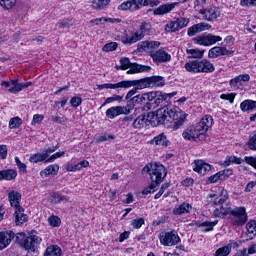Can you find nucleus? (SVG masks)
Listing matches in <instances>:
<instances>
[{
	"instance_id": "nucleus-1",
	"label": "nucleus",
	"mask_w": 256,
	"mask_h": 256,
	"mask_svg": "<svg viewBox=\"0 0 256 256\" xmlns=\"http://www.w3.org/2000/svg\"><path fill=\"white\" fill-rule=\"evenodd\" d=\"M147 121L149 123H155L157 121L156 125H166L173 131H177L187 121V114L169 108H160L156 113L149 112L146 116V123Z\"/></svg>"
},
{
	"instance_id": "nucleus-2",
	"label": "nucleus",
	"mask_w": 256,
	"mask_h": 256,
	"mask_svg": "<svg viewBox=\"0 0 256 256\" xmlns=\"http://www.w3.org/2000/svg\"><path fill=\"white\" fill-rule=\"evenodd\" d=\"M143 171H146V173L150 175L151 183L138 194V197L141 199H143L145 195L155 193L158 185H161L163 180L167 177V168L161 163H149L143 168Z\"/></svg>"
},
{
	"instance_id": "nucleus-3",
	"label": "nucleus",
	"mask_w": 256,
	"mask_h": 256,
	"mask_svg": "<svg viewBox=\"0 0 256 256\" xmlns=\"http://www.w3.org/2000/svg\"><path fill=\"white\" fill-rule=\"evenodd\" d=\"M129 87H135L139 89H147L151 87L149 77H145L139 80H123L115 84L107 83L98 85L99 91L102 89H129Z\"/></svg>"
},
{
	"instance_id": "nucleus-4",
	"label": "nucleus",
	"mask_w": 256,
	"mask_h": 256,
	"mask_svg": "<svg viewBox=\"0 0 256 256\" xmlns=\"http://www.w3.org/2000/svg\"><path fill=\"white\" fill-rule=\"evenodd\" d=\"M153 33V26L150 22L143 21L139 26L138 32H132L130 36H124L121 38V42L124 45H133V43H137V41H141L145 37V35H151Z\"/></svg>"
},
{
	"instance_id": "nucleus-5",
	"label": "nucleus",
	"mask_w": 256,
	"mask_h": 256,
	"mask_svg": "<svg viewBox=\"0 0 256 256\" xmlns=\"http://www.w3.org/2000/svg\"><path fill=\"white\" fill-rule=\"evenodd\" d=\"M184 67L188 73H213L215 71V66L207 59L188 61Z\"/></svg>"
},
{
	"instance_id": "nucleus-6",
	"label": "nucleus",
	"mask_w": 256,
	"mask_h": 256,
	"mask_svg": "<svg viewBox=\"0 0 256 256\" xmlns=\"http://www.w3.org/2000/svg\"><path fill=\"white\" fill-rule=\"evenodd\" d=\"M175 95H177V92H172L167 94L162 91H152L150 92V95H149L150 103H152V105H155L156 107H159L161 103H164V102L169 103L172 97H175Z\"/></svg>"
},
{
	"instance_id": "nucleus-7",
	"label": "nucleus",
	"mask_w": 256,
	"mask_h": 256,
	"mask_svg": "<svg viewBox=\"0 0 256 256\" xmlns=\"http://www.w3.org/2000/svg\"><path fill=\"white\" fill-rule=\"evenodd\" d=\"M233 217V225L243 227L248 221L247 209L243 206L232 209L230 214Z\"/></svg>"
},
{
	"instance_id": "nucleus-8",
	"label": "nucleus",
	"mask_w": 256,
	"mask_h": 256,
	"mask_svg": "<svg viewBox=\"0 0 256 256\" xmlns=\"http://www.w3.org/2000/svg\"><path fill=\"white\" fill-rule=\"evenodd\" d=\"M159 239L160 243L165 247H173V245H177V243L181 241L179 234H177V231L175 230H172L170 232H161Z\"/></svg>"
},
{
	"instance_id": "nucleus-9",
	"label": "nucleus",
	"mask_w": 256,
	"mask_h": 256,
	"mask_svg": "<svg viewBox=\"0 0 256 256\" xmlns=\"http://www.w3.org/2000/svg\"><path fill=\"white\" fill-rule=\"evenodd\" d=\"M222 40L223 38L221 36H215L213 34H202L194 38V42L203 47H211V45H215V43H219Z\"/></svg>"
},
{
	"instance_id": "nucleus-10",
	"label": "nucleus",
	"mask_w": 256,
	"mask_h": 256,
	"mask_svg": "<svg viewBox=\"0 0 256 256\" xmlns=\"http://www.w3.org/2000/svg\"><path fill=\"white\" fill-rule=\"evenodd\" d=\"M247 163V165H251V167H254L256 169V157L253 156H246L244 159L237 156H230L227 157L224 161V167H229L231 163H235L236 165H241V163Z\"/></svg>"
},
{
	"instance_id": "nucleus-11",
	"label": "nucleus",
	"mask_w": 256,
	"mask_h": 256,
	"mask_svg": "<svg viewBox=\"0 0 256 256\" xmlns=\"http://www.w3.org/2000/svg\"><path fill=\"white\" fill-rule=\"evenodd\" d=\"M41 237L37 235H32L29 237H26L23 241L22 247L27 251L28 253H35V249L41 245Z\"/></svg>"
},
{
	"instance_id": "nucleus-12",
	"label": "nucleus",
	"mask_w": 256,
	"mask_h": 256,
	"mask_svg": "<svg viewBox=\"0 0 256 256\" xmlns=\"http://www.w3.org/2000/svg\"><path fill=\"white\" fill-rule=\"evenodd\" d=\"M189 25V19L187 18H178L176 21L166 24L165 31L167 33H175L176 31H181L184 27Z\"/></svg>"
},
{
	"instance_id": "nucleus-13",
	"label": "nucleus",
	"mask_w": 256,
	"mask_h": 256,
	"mask_svg": "<svg viewBox=\"0 0 256 256\" xmlns=\"http://www.w3.org/2000/svg\"><path fill=\"white\" fill-rule=\"evenodd\" d=\"M201 136H203V134L197 125L189 126L182 133V137L185 139V141H197V139H199Z\"/></svg>"
},
{
	"instance_id": "nucleus-14",
	"label": "nucleus",
	"mask_w": 256,
	"mask_h": 256,
	"mask_svg": "<svg viewBox=\"0 0 256 256\" xmlns=\"http://www.w3.org/2000/svg\"><path fill=\"white\" fill-rule=\"evenodd\" d=\"M143 7V0H127L118 6V11H139Z\"/></svg>"
},
{
	"instance_id": "nucleus-15",
	"label": "nucleus",
	"mask_w": 256,
	"mask_h": 256,
	"mask_svg": "<svg viewBox=\"0 0 256 256\" xmlns=\"http://www.w3.org/2000/svg\"><path fill=\"white\" fill-rule=\"evenodd\" d=\"M159 47H161V42L159 41L146 40L138 43V49H142L150 57L152 56V53H155V49H159Z\"/></svg>"
},
{
	"instance_id": "nucleus-16",
	"label": "nucleus",
	"mask_w": 256,
	"mask_h": 256,
	"mask_svg": "<svg viewBox=\"0 0 256 256\" xmlns=\"http://www.w3.org/2000/svg\"><path fill=\"white\" fill-rule=\"evenodd\" d=\"M150 95L151 92L139 94L132 97V101L136 105H144L143 109H147L149 111L153 105V103H151V98L149 97Z\"/></svg>"
},
{
	"instance_id": "nucleus-17",
	"label": "nucleus",
	"mask_w": 256,
	"mask_h": 256,
	"mask_svg": "<svg viewBox=\"0 0 256 256\" xmlns=\"http://www.w3.org/2000/svg\"><path fill=\"white\" fill-rule=\"evenodd\" d=\"M200 15H203L205 21H213L218 17H221V9L219 7H211L208 9H200Z\"/></svg>"
},
{
	"instance_id": "nucleus-18",
	"label": "nucleus",
	"mask_w": 256,
	"mask_h": 256,
	"mask_svg": "<svg viewBox=\"0 0 256 256\" xmlns=\"http://www.w3.org/2000/svg\"><path fill=\"white\" fill-rule=\"evenodd\" d=\"M15 239V232L8 230L0 232V251L7 249L11 245V241Z\"/></svg>"
},
{
	"instance_id": "nucleus-19",
	"label": "nucleus",
	"mask_w": 256,
	"mask_h": 256,
	"mask_svg": "<svg viewBox=\"0 0 256 256\" xmlns=\"http://www.w3.org/2000/svg\"><path fill=\"white\" fill-rule=\"evenodd\" d=\"M152 58V61H154V63H169V61H171V54L167 53L165 50L163 49H159L157 51H155L154 53H152V56H150Z\"/></svg>"
},
{
	"instance_id": "nucleus-20",
	"label": "nucleus",
	"mask_w": 256,
	"mask_h": 256,
	"mask_svg": "<svg viewBox=\"0 0 256 256\" xmlns=\"http://www.w3.org/2000/svg\"><path fill=\"white\" fill-rule=\"evenodd\" d=\"M196 127L200 130L202 135H205L206 131H209L213 127V117L211 115H205Z\"/></svg>"
},
{
	"instance_id": "nucleus-21",
	"label": "nucleus",
	"mask_w": 256,
	"mask_h": 256,
	"mask_svg": "<svg viewBox=\"0 0 256 256\" xmlns=\"http://www.w3.org/2000/svg\"><path fill=\"white\" fill-rule=\"evenodd\" d=\"M233 211V208H231L230 204H224L222 206H220V208H216L212 215L213 217H219L220 219H225V217H227V215H231Z\"/></svg>"
},
{
	"instance_id": "nucleus-22",
	"label": "nucleus",
	"mask_w": 256,
	"mask_h": 256,
	"mask_svg": "<svg viewBox=\"0 0 256 256\" xmlns=\"http://www.w3.org/2000/svg\"><path fill=\"white\" fill-rule=\"evenodd\" d=\"M177 5H179V2L166 3L154 9L153 13L154 15H167V13H171L173 8L177 7Z\"/></svg>"
},
{
	"instance_id": "nucleus-23",
	"label": "nucleus",
	"mask_w": 256,
	"mask_h": 256,
	"mask_svg": "<svg viewBox=\"0 0 256 256\" xmlns=\"http://www.w3.org/2000/svg\"><path fill=\"white\" fill-rule=\"evenodd\" d=\"M8 201L11 205V207H14L15 209H19L21 206V193L12 190L8 193Z\"/></svg>"
},
{
	"instance_id": "nucleus-24",
	"label": "nucleus",
	"mask_w": 256,
	"mask_h": 256,
	"mask_svg": "<svg viewBox=\"0 0 256 256\" xmlns=\"http://www.w3.org/2000/svg\"><path fill=\"white\" fill-rule=\"evenodd\" d=\"M193 170L200 175H205L207 171H211V165L205 163L203 160H195Z\"/></svg>"
},
{
	"instance_id": "nucleus-25",
	"label": "nucleus",
	"mask_w": 256,
	"mask_h": 256,
	"mask_svg": "<svg viewBox=\"0 0 256 256\" xmlns=\"http://www.w3.org/2000/svg\"><path fill=\"white\" fill-rule=\"evenodd\" d=\"M210 199L213 200V205L216 206H223L225 202L229 199V194L226 190H222L221 195L218 197L217 194H210Z\"/></svg>"
},
{
	"instance_id": "nucleus-26",
	"label": "nucleus",
	"mask_w": 256,
	"mask_h": 256,
	"mask_svg": "<svg viewBox=\"0 0 256 256\" xmlns=\"http://www.w3.org/2000/svg\"><path fill=\"white\" fill-rule=\"evenodd\" d=\"M129 69L130 70L127 71L128 75H131L132 73H147L148 71H151V66L131 63Z\"/></svg>"
},
{
	"instance_id": "nucleus-27",
	"label": "nucleus",
	"mask_w": 256,
	"mask_h": 256,
	"mask_svg": "<svg viewBox=\"0 0 256 256\" xmlns=\"http://www.w3.org/2000/svg\"><path fill=\"white\" fill-rule=\"evenodd\" d=\"M29 217L25 214V209L23 207H19L15 209V223L16 225H23L26 223Z\"/></svg>"
},
{
	"instance_id": "nucleus-28",
	"label": "nucleus",
	"mask_w": 256,
	"mask_h": 256,
	"mask_svg": "<svg viewBox=\"0 0 256 256\" xmlns=\"http://www.w3.org/2000/svg\"><path fill=\"white\" fill-rule=\"evenodd\" d=\"M247 233L246 236L248 237L246 241H251L256 237V220H250L246 224Z\"/></svg>"
},
{
	"instance_id": "nucleus-29",
	"label": "nucleus",
	"mask_w": 256,
	"mask_h": 256,
	"mask_svg": "<svg viewBox=\"0 0 256 256\" xmlns=\"http://www.w3.org/2000/svg\"><path fill=\"white\" fill-rule=\"evenodd\" d=\"M119 115H123V106H114L106 111V117H108V119H115V117H119Z\"/></svg>"
},
{
	"instance_id": "nucleus-30",
	"label": "nucleus",
	"mask_w": 256,
	"mask_h": 256,
	"mask_svg": "<svg viewBox=\"0 0 256 256\" xmlns=\"http://www.w3.org/2000/svg\"><path fill=\"white\" fill-rule=\"evenodd\" d=\"M191 211V205L189 203L183 202L178 207H175L172 210L173 215H185V213H189Z\"/></svg>"
},
{
	"instance_id": "nucleus-31",
	"label": "nucleus",
	"mask_w": 256,
	"mask_h": 256,
	"mask_svg": "<svg viewBox=\"0 0 256 256\" xmlns=\"http://www.w3.org/2000/svg\"><path fill=\"white\" fill-rule=\"evenodd\" d=\"M59 173V165L53 164L46 167L43 171L40 172L41 177H49V175H57Z\"/></svg>"
},
{
	"instance_id": "nucleus-32",
	"label": "nucleus",
	"mask_w": 256,
	"mask_h": 256,
	"mask_svg": "<svg viewBox=\"0 0 256 256\" xmlns=\"http://www.w3.org/2000/svg\"><path fill=\"white\" fill-rule=\"evenodd\" d=\"M150 87H165V77L163 76H150Z\"/></svg>"
},
{
	"instance_id": "nucleus-33",
	"label": "nucleus",
	"mask_w": 256,
	"mask_h": 256,
	"mask_svg": "<svg viewBox=\"0 0 256 256\" xmlns=\"http://www.w3.org/2000/svg\"><path fill=\"white\" fill-rule=\"evenodd\" d=\"M153 143L155 145H162V147H169L171 145V142L167 140V136H165V133H161L158 136L153 138Z\"/></svg>"
},
{
	"instance_id": "nucleus-34",
	"label": "nucleus",
	"mask_w": 256,
	"mask_h": 256,
	"mask_svg": "<svg viewBox=\"0 0 256 256\" xmlns=\"http://www.w3.org/2000/svg\"><path fill=\"white\" fill-rule=\"evenodd\" d=\"M61 247L58 245H50L46 248L44 256H61Z\"/></svg>"
},
{
	"instance_id": "nucleus-35",
	"label": "nucleus",
	"mask_w": 256,
	"mask_h": 256,
	"mask_svg": "<svg viewBox=\"0 0 256 256\" xmlns=\"http://www.w3.org/2000/svg\"><path fill=\"white\" fill-rule=\"evenodd\" d=\"M186 53L188 55V59H203V55H205V50L187 49Z\"/></svg>"
},
{
	"instance_id": "nucleus-36",
	"label": "nucleus",
	"mask_w": 256,
	"mask_h": 256,
	"mask_svg": "<svg viewBox=\"0 0 256 256\" xmlns=\"http://www.w3.org/2000/svg\"><path fill=\"white\" fill-rule=\"evenodd\" d=\"M219 223V220H215L213 222L211 221H205V222H196L195 225L196 227H206L204 229V233H209V231H213V227Z\"/></svg>"
},
{
	"instance_id": "nucleus-37",
	"label": "nucleus",
	"mask_w": 256,
	"mask_h": 256,
	"mask_svg": "<svg viewBox=\"0 0 256 256\" xmlns=\"http://www.w3.org/2000/svg\"><path fill=\"white\" fill-rule=\"evenodd\" d=\"M47 154L43 151L42 153L32 154L29 158L30 163H41L45 161L47 163Z\"/></svg>"
},
{
	"instance_id": "nucleus-38",
	"label": "nucleus",
	"mask_w": 256,
	"mask_h": 256,
	"mask_svg": "<svg viewBox=\"0 0 256 256\" xmlns=\"http://www.w3.org/2000/svg\"><path fill=\"white\" fill-rule=\"evenodd\" d=\"M240 109L244 113L247 112V111H253V109H256V101H254V100H244L240 104Z\"/></svg>"
},
{
	"instance_id": "nucleus-39",
	"label": "nucleus",
	"mask_w": 256,
	"mask_h": 256,
	"mask_svg": "<svg viewBox=\"0 0 256 256\" xmlns=\"http://www.w3.org/2000/svg\"><path fill=\"white\" fill-rule=\"evenodd\" d=\"M17 178V172L15 169L2 170V181H13Z\"/></svg>"
},
{
	"instance_id": "nucleus-40",
	"label": "nucleus",
	"mask_w": 256,
	"mask_h": 256,
	"mask_svg": "<svg viewBox=\"0 0 256 256\" xmlns=\"http://www.w3.org/2000/svg\"><path fill=\"white\" fill-rule=\"evenodd\" d=\"M146 123H147V115L142 114L134 120L133 127L134 129H143Z\"/></svg>"
},
{
	"instance_id": "nucleus-41",
	"label": "nucleus",
	"mask_w": 256,
	"mask_h": 256,
	"mask_svg": "<svg viewBox=\"0 0 256 256\" xmlns=\"http://www.w3.org/2000/svg\"><path fill=\"white\" fill-rule=\"evenodd\" d=\"M109 3H111V0H92V7L97 11H103Z\"/></svg>"
},
{
	"instance_id": "nucleus-42",
	"label": "nucleus",
	"mask_w": 256,
	"mask_h": 256,
	"mask_svg": "<svg viewBox=\"0 0 256 256\" xmlns=\"http://www.w3.org/2000/svg\"><path fill=\"white\" fill-rule=\"evenodd\" d=\"M231 249H233V244L229 243L226 246H223L216 250L214 256H228L231 253Z\"/></svg>"
},
{
	"instance_id": "nucleus-43",
	"label": "nucleus",
	"mask_w": 256,
	"mask_h": 256,
	"mask_svg": "<svg viewBox=\"0 0 256 256\" xmlns=\"http://www.w3.org/2000/svg\"><path fill=\"white\" fill-rule=\"evenodd\" d=\"M49 201H50V203L57 205V203H62V201H67V198H65V196H63L57 192H52L50 194Z\"/></svg>"
},
{
	"instance_id": "nucleus-44",
	"label": "nucleus",
	"mask_w": 256,
	"mask_h": 256,
	"mask_svg": "<svg viewBox=\"0 0 256 256\" xmlns=\"http://www.w3.org/2000/svg\"><path fill=\"white\" fill-rule=\"evenodd\" d=\"M135 102H133V98H130L128 100V103L126 106H122V114L123 115H129V113H131V111H133V109L135 108Z\"/></svg>"
},
{
	"instance_id": "nucleus-45",
	"label": "nucleus",
	"mask_w": 256,
	"mask_h": 256,
	"mask_svg": "<svg viewBox=\"0 0 256 256\" xmlns=\"http://www.w3.org/2000/svg\"><path fill=\"white\" fill-rule=\"evenodd\" d=\"M23 125V120L20 117L11 118L9 121L10 129H19Z\"/></svg>"
},
{
	"instance_id": "nucleus-46",
	"label": "nucleus",
	"mask_w": 256,
	"mask_h": 256,
	"mask_svg": "<svg viewBox=\"0 0 256 256\" xmlns=\"http://www.w3.org/2000/svg\"><path fill=\"white\" fill-rule=\"evenodd\" d=\"M209 59H217V57H221V46H215L211 48L208 52Z\"/></svg>"
},
{
	"instance_id": "nucleus-47",
	"label": "nucleus",
	"mask_w": 256,
	"mask_h": 256,
	"mask_svg": "<svg viewBox=\"0 0 256 256\" xmlns=\"http://www.w3.org/2000/svg\"><path fill=\"white\" fill-rule=\"evenodd\" d=\"M48 223L50 227H59L61 225V218L52 215L48 218Z\"/></svg>"
},
{
	"instance_id": "nucleus-48",
	"label": "nucleus",
	"mask_w": 256,
	"mask_h": 256,
	"mask_svg": "<svg viewBox=\"0 0 256 256\" xmlns=\"http://www.w3.org/2000/svg\"><path fill=\"white\" fill-rule=\"evenodd\" d=\"M17 4V0H0V5L4 9H13V6Z\"/></svg>"
},
{
	"instance_id": "nucleus-49",
	"label": "nucleus",
	"mask_w": 256,
	"mask_h": 256,
	"mask_svg": "<svg viewBox=\"0 0 256 256\" xmlns=\"http://www.w3.org/2000/svg\"><path fill=\"white\" fill-rule=\"evenodd\" d=\"M119 44H117V42H110L104 45V47L102 48V51H104L105 53H109L111 51H116L117 47Z\"/></svg>"
},
{
	"instance_id": "nucleus-50",
	"label": "nucleus",
	"mask_w": 256,
	"mask_h": 256,
	"mask_svg": "<svg viewBox=\"0 0 256 256\" xmlns=\"http://www.w3.org/2000/svg\"><path fill=\"white\" fill-rule=\"evenodd\" d=\"M219 175L221 177V181H226V179H229L231 175H233V170L232 169H224L219 171Z\"/></svg>"
},
{
	"instance_id": "nucleus-51",
	"label": "nucleus",
	"mask_w": 256,
	"mask_h": 256,
	"mask_svg": "<svg viewBox=\"0 0 256 256\" xmlns=\"http://www.w3.org/2000/svg\"><path fill=\"white\" fill-rule=\"evenodd\" d=\"M115 101H123V96L114 95L112 97H108L105 102L103 103L102 107H105V105H109V103H113Z\"/></svg>"
},
{
	"instance_id": "nucleus-52",
	"label": "nucleus",
	"mask_w": 256,
	"mask_h": 256,
	"mask_svg": "<svg viewBox=\"0 0 256 256\" xmlns=\"http://www.w3.org/2000/svg\"><path fill=\"white\" fill-rule=\"evenodd\" d=\"M131 225L133 229H141V227L145 225V219L144 218L134 219Z\"/></svg>"
},
{
	"instance_id": "nucleus-53",
	"label": "nucleus",
	"mask_w": 256,
	"mask_h": 256,
	"mask_svg": "<svg viewBox=\"0 0 256 256\" xmlns=\"http://www.w3.org/2000/svg\"><path fill=\"white\" fill-rule=\"evenodd\" d=\"M15 163L19 169V171H21L22 173H27V165L23 162H21V160L19 159V157H15Z\"/></svg>"
},
{
	"instance_id": "nucleus-54",
	"label": "nucleus",
	"mask_w": 256,
	"mask_h": 256,
	"mask_svg": "<svg viewBox=\"0 0 256 256\" xmlns=\"http://www.w3.org/2000/svg\"><path fill=\"white\" fill-rule=\"evenodd\" d=\"M120 69L122 71H125L127 69H129L130 65H131V60H129V58L125 57L123 59L120 60Z\"/></svg>"
},
{
	"instance_id": "nucleus-55",
	"label": "nucleus",
	"mask_w": 256,
	"mask_h": 256,
	"mask_svg": "<svg viewBox=\"0 0 256 256\" xmlns=\"http://www.w3.org/2000/svg\"><path fill=\"white\" fill-rule=\"evenodd\" d=\"M27 236L25 235V233L21 232V233H17L16 235L14 234V238L16 243H20V245L23 246V242L26 240Z\"/></svg>"
},
{
	"instance_id": "nucleus-56",
	"label": "nucleus",
	"mask_w": 256,
	"mask_h": 256,
	"mask_svg": "<svg viewBox=\"0 0 256 256\" xmlns=\"http://www.w3.org/2000/svg\"><path fill=\"white\" fill-rule=\"evenodd\" d=\"M9 93H13L14 95L19 93V91H23V84L18 83L8 89Z\"/></svg>"
},
{
	"instance_id": "nucleus-57",
	"label": "nucleus",
	"mask_w": 256,
	"mask_h": 256,
	"mask_svg": "<svg viewBox=\"0 0 256 256\" xmlns=\"http://www.w3.org/2000/svg\"><path fill=\"white\" fill-rule=\"evenodd\" d=\"M63 155H65V151L56 152L52 156L47 158L46 163H53V161H55V159H59V157H63Z\"/></svg>"
},
{
	"instance_id": "nucleus-58",
	"label": "nucleus",
	"mask_w": 256,
	"mask_h": 256,
	"mask_svg": "<svg viewBox=\"0 0 256 256\" xmlns=\"http://www.w3.org/2000/svg\"><path fill=\"white\" fill-rule=\"evenodd\" d=\"M197 33H200L197 24H194L193 26H191L187 32L188 37H195V35H197Z\"/></svg>"
},
{
	"instance_id": "nucleus-59",
	"label": "nucleus",
	"mask_w": 256,
	"mask_h": 256,
	"mask_svg": "<svg viewBox=\"0 0 256 256\" xmlns=\"http://www.w3.org/2000/svg\"><path fill=\"white\" fill-rule=\"evenodd\" d=\"M81 103H83V100L81 99V97H72L70 100V104L72 107H79V105H81Z\"/></svg>"
},
{
	"instance_id": "nucleus-60",
	"label": "nucleus",
	"mask_w": 256,
	"mask_h": 256,
	"mask_svg": "<svg viewBox=\"0 0 256 256\" xmlns=\"http://www.w3.org/2000/svg\"><path fill=\"white\" fill-rule=\"evenodd\" d=\"M198 27V31L201 33L202 31H209V29H211V25L207 24L205 22H201L196 24Z\"/></svg>"
},
{
	"instance_id": "nucleus-61",
	"label": "nucleus",
	"mask_w": 256,
	"mask_h": 256,
	"mask_svg": "<svg viewBox=\"0 0 256 256\" xmlns=\"http://www.w3.org/2000/svg\"><path fill=\"white\" fill-rule=\"evenodd\" d=\"M235 95L234 93L231 94H222L220 96V99H223L224 101H230V103H233L235 101Z\"/></svg>"
},
{
	"instance_id": "nucleus-62",
	"label": "nucleus",
	"mask_w": 256,
	"mask_h": 256,
	"mask_svg": "<svg viewBox=\"0 0 256 256\" xmlns=\"http://www.w3.org/2000/svg\"><path fill=\"white\" fill-rule=\"evenodd\" d=\"M240 5L242 7H253L256 5V0H241Z\"/></svg>"
},
{
	"instance_id": "nucleus-63",
	"label": "nucleus",
	"mask_w": 256,
	"mask_h": 256,
	"mask_svg": "<svg viewBox=\"0 0 256 256\" xmlns=\"http://www.w3.org/2000/svg\"><path fill=\"white\" fill-rule=\"evenodd\" d=\"M57 149H59V144H57L56 146L48 147L46 150H44V153L46 154V157L49 158L51 153H55Z\"/></svg>"
},
{
	"instance_id": "nucleus-64",
	"label": "nucleus",
	"mask_w": 256,
	"mask_h": 256,
	"mask_svg": "<svg viewBox=\"0 0 256 256\" xmlns=\"http://www.w3.org/2000/svg\"><path fill=\"white\" fill-rule=\"evenodd\" d=\"M0 159H7V145H0Z\"/></svg>"
}]
</instances>
